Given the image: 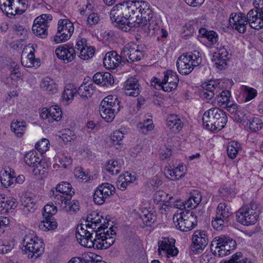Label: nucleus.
<instances>
[{
	"label": "nucleus",
	"instance_id": "obj_30",
	"mask_svg": "<svg viewBox=\"0 0 263 263\" xmlns=\"http://www.w3.org/2000/svg\"><path fill=\"white\" fill-rule=\"evenodd\" d=\"M15 178V173L13 172V174L8 173L7 171H5L3 173L0 174V181L2 185L5 187L11 186L14 183Z\"/></svg>",
	"mask_w": 263,
	"mask_h": 263
},
{
	"label": "nucleus",
	"instance_id": "obj_64",
	"mask_svg": "<svg viewBox=\"0 0 263 263\" xmlns=\"http://www.w3.org/2000/svg\"><path fill=\"white\" fill-rule=\"evenodd\" d=\"M100 20V17L96 13H92L90 14L87 18V22L88 25L92 26L97 24Z\"/></svg>",
	"mask_w": 263,
	"mask_h": 263
},
{
	"label": "nucleus",
	"instance_id": "obj_8",
	"mask_svg": "<svg viewBox=\"0 0 263 263\" xmlns=\"http://www.w3.org/2000/svg\"><path fill=\"white\" fill-rule=\"evenodd\" d=\"M197 217L193 211L185 210L175 215L173 222L177 229L187 232L193 229L197 223Z\"/></svg>",
	"mask_w": 263,
	"mask_h": 263
},
{
	"label": "nucleus",
	"instance_id": "obj_29",
	"mask_svg": "<svg viewBox=\"0 0 263 263\" xmlns=\"http://www.w3.org/2000/svg\"><path fill=\"white\" fill-rule=\"evenodd\" d=\"M96 230L92 229L91 226H90L89 223L84 225L81 224L77 228L76 237L77 239H80L86 234H88V236L90 235H94V231Z\"/></svg>",
	"mask_w": 263,
	"mask_h": 263
},
{
	"label": "nucleus",
	"instance_id": "obj_40",
	"mask_svg": "<svg viewBox=\"0 0 263 263\" xmlns=\"http://www.w3.org/2000/svg\"><path fill=\"white\" fill-rule=\"evenodd\" d=\"M168 194L163 191H157L154 195V201L157 204L160 202H168L173 199V197H168Z\"/></svg>",
	"mask_w": 263,
	"mask_h": 263
},
{
	"label": "nucleus",
	"instance_id": "obj_62",
	"mask_svg": "<svg viewBox=\"0 0 263 263\" xmlns=\"http://www.w3.org/2000/svg\"><path fill=\"white\" fill-rule=\"evenodd\" d=\"M126 174H127V175L125 176V177H120V180H118V182L117 183L118 189L121 191H124L127 187V185L130 183L129 181H127V179L125 178V177L129 176V173L127 172Z\"/></svg>",
	"mask_w": 263,
	"mask_h": 263
},
{
	"label": "nucleus",
	"instance_id": "obj_51",
	"mask_svg": "<svg viewBox=\"0 0 263 263\" xmlns=\"http://www.w3.org/2000/svg\"><path fill=\"white\" fill-rule=\"evenodd\" d=\"M216 214H221L224 219L229 218L231 215L229 209L227 208V205L225 203H220L218 204Z\"/></svg>",
	"mask_w": 263,
	"mask_h": 263
},
{
	"label": "nucleus",
	"instance_id": "obj_61",
	"mask_svg": "<svg viewBox=\"0 0 263 263\" xmlns=\"http://www.w3.org/2000/svg\"><path fill=\"white\" fill-rule=\"evenodd\" d=\"M93 201L97 204H102L106 199L104 196L101 194L100 190H96L93 194Z\"/></svg>",
	"mask_w": 263,
	"mask_h": 263
},
{
	"label": "nucleus",
	"instance_id": "obj_36",
	"mask_svg": "<svg viewBox=\"0 0 263 263\" xmlns=\"http://www.w3.org/2000/svg\"><path fill=\"white\" fill-rule=\"evenodd\" d=\"M77 93V90L72 84H68L65 87L64 90L62 93L63 99L68 101L72 100L75 95Z\"/></svg>",
	"mask_w": 263,
	"mask_h": 263
},
{
	"label": "nucleus",
	"instance_id": "obj_52",
	"mask_svg": "<svg viewBox=\"0 0 263 263\" xmlns=\"http://www.w3.org/2000/svg\"><path fill=\"white\" fill-rule=\"evenodd\" d=\"M249 127L251 130L256 132L261 128L262 122L258 118H253L251 121H249Z\"/></svg>",
	"mask_w": 263,
	"mask_h": 263
},
{
	"label": "nucleus",
	"instance_id": "obj_42",
	"mask_svg": "<svg viewBox=\"0 0 263 263\" xmlns=\"http://www.w3.org/2000/svg\"><path fill=\"white\" fill-rule=\"evenodd\" d=\"M48 27L37 25H33L32 30L33 33L41 39H45L48 35L47 28Z\"/></svg>",
	"mask_w": 263,
	"mask_h": 263
},
{
	"label": "nucleus",
	"instance_id": "obj_4",
	"mask_svg": "<svg viewBox=\"0 0 263 263\" xmlns=\"http://www.w3.org/2000/svg\"><path fill=\"white\" fill-rule=\"evenodd\" d=\"M127 4L129 12L131 14L130 20H135L136 25H143L146 23V18L152 17V12L149 4L143 1H128Z\"/></svg>",
	"mask_w": 263,
	"mask_h": 263
},
{
	"label": "nucleus",
	"instance_id": "obj_20",
	"mask_svg": "<svg viewBox=\"0 0 263 263\" xmlns=\"http://www.w3.org/2000/svg\"><path fill=\"white\" fill-rule=\"evenodd\" d=\"M37 153L34 152H29L27 153L24 157V161L26 164L32 167H34V171L37 170L40 173L41 169L43 166V161L40 158L37 157Z\"/></svg>",
	"mask_w": 263,
	"mask_h": 263
},
{
	"label": "nucleus",
	"instance_id": "obj_44",
	"mask_svg": "<svg viewBox=\"0 0 263 263\" xmlns=\"http://www.w3.org/2000/svg\"><path fill=\"white\" fill-rule=\"evenodd\" d=\"M106 170L111 174L116 175L120 172V166L117 161L109 160L106 165Z\"/></svg>",
	"mask_w": 263,
	"mask_h": 263
},
{
	"label": "nucleus",
	"instance_id": "obj_33",
	"mask_svg": "<svg viewBox=\"0 0 263 263\" xmlns=\"http://www.w3.org/2000/svg\"><path fill=\"white\" fill-rule=\"evenodd\" d=\"M104 220L102 216L99 215L96 212H92L87 215L86 221L90 222L91 223L90 226H91L92 229L97 230V228L99 227L101 223L102 220Z\"/></svg>",
	"mask_w": 263,
	"mask_h": 263
},
{
	"label": "nucleus",
	"instance_id": "obj_63",
	"mask_svg": "<svg viewBox=\"0 0 263 263\" xmlns=\"http://www.w3.org/2000/svg\"><path fill=\"white\" fill-rule=\"evenodd\" d=\"M48 144H49L48 140L43 139L40 142L35 144V147L40 151H46L47 149Z\"/></svg>",
	"mask_w": 263,
	"mask_h": 263
},
{
	"label": "nucleus",
	"instance_id": "obj_1",
	"mask_svg": "<svg viewBox=\"0 0 263 263\" xmlns=\"http://www.w3.org/2000/svg\"><path fill=\"white\" fill-rule=\"evenodd\" d=\"M248 23H249L251 28L256 30L263 28V11L252 9L248 13L247 17L241 12L231 14L229 18L230 25L239 33H243L246 32Z\"/></svg>",
	"mask_w": 263,
	"mask_h": 263
},
{
	"label": "nucleus",
	"instance_id": "obj_55",
	"mask_svg": "<svg viewBox=\"0 0 263 263\" xmlns=\"http://www.w3.org/2000/svg\"><path fill=\"white\" fill-rule=\"evenodd\" d=\"M152 121L151 120H147L145 121L143 123H140L138 127L139 131L144 134H146L148 132L151 131L153 129L154 125L153 123H148Z\"/></svg>",
	"mask_w": 263,
	"mask_h": 263
},
{
	"label": "nucleus",
	"instance_id": "obj_12",
	"mask_svg": "<svg viewBox=\"0 0 263 263\" xmlns=\"http://www.w3.org/2000/svg\"><path fill=\"white\" fill-rule=\"evenodd\" d=\"M175 240L173 238L162 237L158 242V253L160 255L162 252L167 257L175 256L178 253V250L175 246Z\"/></svg>",
	"mask_w": 263,
	"mask_h": 263
},
{
	"label": "nucleus",
	"instance_id": "obj_43",
	"mask_svg": "<svg viewBox=\"0 0 263 263\" xmlns=\"http://www.w3.org/2000/svg\"><path fill=\"white\" fill-rule=\"evenodd\" d=\"M123 137L124 135L122 132L120 130L114 131L110 137V143L115 146H119L122 144Z\"/></svg>",
	"mask_w": 263,
	"mask_h": 263
},
{
	"label": "nucleus",
	"instance_id": "obj_13",
	"mask_svg": "<svg viewBox=\"0 0 263 263\" xmlns=\"http://www.w3.org/2000/svg\"><path fill=\"white\" fill-rule=\"evenodd\" d=\"M236 217L238 222L242 224L249 226L256 222L258 214H253L252 211H249V208L243 206L236 212Z\"/></svg>",
	"mask_w": 263,
	"mask_h": 263
},
{
	"label": "nucleus",
	"instance_id": "obj_31",
	"mask_svg": "<svg viewBox=\"0 0 263 263\" xmlns=\"http://www.w3.org/2000/svg\"><path fill=\"white\" fill-rule=\"evenodd\" d=\"M57 226L56 220L49 217L44 218V219L39 224V228L44 231H47L55 230L57 229Z\"/></svg>",
	"mask_w": 263,
	"mask_h": 263
},
{
	"label": "nucleus",
	"instance_id": "obj_56",
	"mask_svg": "<svg viewBox=\"0 0 263 263\" xmlns=\"http://www.w3.org/2000/svg\"><path fill=\"white\" fill-rule=\"evenodd\" d=\"M93 235H90L88 236V234H86L83 237L80 238V239H77V240L81 246L86 248H91Z\"/></svg>",
	"mask_w": 263,
	"mask_h": 263
},
{
	"label": "nucleus",
	"instance_id": "obj_21",
	"mask_svg": "<svg viewBox=\"0 0 263 263\" xmlns=\"http://www.w3.org/2000/svg\"><path fill=\"white\" fill-rule=\"evenodd\" d=\"M227 52L224 49H221L217 53H214L212 57V61L214 63L216 68L222 69L227 66Z\"/></svg>",
	"mask_w": 263,
	"mask_h": 263
},
{
	"label": "nucleus",
	"instance_id": "obj_17",
	"mask_svg": "<svg viewBox=\"0 0 263 263\" xmlns=\"http://www.w3.org/2000/svg\"><path fill=\"white\" fill-rule=\"evenodd\" d=\"M141 89L138 80L136 78H130L125 82L123 92L126 96L135 97L140 94Z\"/></svg>",
	"mask_w": 263,
	"mask_h": 263
},
{
	"label": "nucleus",
	"instance_id": "obj_7",
	"mask_svg": "<svg viewBox=\"0 0 263 263\" xmlns=\"http://www.w3.org/2000/svg\"><path fill=\"white\" fill-rule=\"evenodd\" d=\"M120 102L116 96L112 95L105 97L101 102L99 113L101 117L107 122H111L115 114L120 110Z\"/></svg>",
	"mask_w": 263,
	"mask_h": 263
},
{
	"label": "nucleus",
	"instance_id": "obj_57",
	"mask_svg": "<svg viewBox=\"0 0 263 263\" xmlns=\"http://www.w3.org/2000/svg\"><path fill=\"white\" fill-rule=\"evenodd\" d=\"M243 91L246 95V97L245 102H248L253 98L257 95V91L255 89L249 87L248 86H244Z\"/></svg>",
	"mask_w": 263,
	"mask_h": 263
},
{
	"label": "nucleus",
	"instance_id": "obj_24",
	"mask_svg": "<svg viewBox=\"0 0 263 263\" xmlns=\"http://www.w3.org/2000/svg\"><path fill=\"white\" fill-rule=\"evenodd\" d=\"M167 126L173 132H179L183 127V123L176 115H170L167 119Z\"/></svg>",
	"mask_w": 263,
	"mask_h": 263
},
{
	"label": "nucleus",
	"instance_id": "obj_50",
	"mask_svg": "<svg viewBox=\"0 0 263 263\" xmlns=\"http://www.w3.org/2000/svg\"><path fill=\"white\" fill-rule=\"evenodd\" d=\"M146 212L141 215L140 217L147 226H151L152 223H153L156 220V216L153 213L148 211H146Z\"/></svg>",
	"mask_w": 263,
	"mask_h": 263
},
{
	"label": "nucleus",
	"instance_id": "obj_35",
	"mask_svg": "<svg viewBox=\"0 0 263 263\" xmlns=\"http://www.w3.org/2000/svg\"><path fill=\"white\" fill-rule=\"evenodd\" d=\"M52 19V16L50 14H42L35 18L33 25L43 26L44 27H49V23Z\"/></svg>",
	"mask_w": 263,
	"mask_h": 263
},
{
	"label": "nucleus",
	"instance_id": "obj_27",
	"mask_svg": "<svg viewBox=\"0 0 263 263\" xmlns=\"http://www.w3.org/2000/svg\"><path fill=\"white\" fill-rule=\"evenodd\" d=\"M26 128V123L24 121H13L11 123V130L15 136L20 138L23 136Z\"/></svg>",
	"mask_w": 263,
	"mask_h": 263
},
{
	"label": "nucleus",
	"instance_id": "obj_6",
	"mask_svg": "<svg viewBox=\"0 0 263 263\" xmlns=\"http://www.w3.org/2000/svg\"><path fill=\"white\" fill-rule=\"evenodd\" d=\"M236 241L228 235H222L216 237L212 241L211 250L217 256L222 257L228 255L236 248Z\"/></svg>",
	"mask_w": 263,
	"mask_h": 263
},
{
	"label": "nucleus",
	"instance_id": "obj_41",
	"mask_svg": "<svg viewBox=\"0 0 263 263\" xmlns=\"http://www.w3.org/2000/svg\"><path fill=\"white\" fill-rule=\"evenodd\" d=\"M226 262V263H252L247 258L243 257L242 253L240 252L234 254L231 258Z\"/></svg>",
	"mask_w": 263,
	"mask_h": 263
},
{
	"label": "nucleus",
	"instance_id": "obj_9",
	"mask_svg": "<svg viewBox=\"0 0 263 263\" xmlns=\"http://www.w3.org/2000/svg\"><path fill=\"white\" fill-rule=\"evenodd\" d=\"M58 25L57 32L53 40L57 44L67 41L74 30L73 24L67 19L60 20Z\"/></svg>",
	"mask_w": 263,
	"mask_h": 263
},
{
	"label": "nucleus",
	"instance_id": "obj_11",
	"mask_svg": "<svg viewBox=\"0 0 263 263\" xmlns=\"http://www.w3.org/2000/svg\"><path fill=\"white\" fill-rule=\"evenodd\" d=\"M144 51L141 50L135 44L127 45L121 51V57L123 58V64L125 62L133 63L140 61L143 57Z\"/></svg>",
	"mask_w": 263,
	"mask_h": 263
},
{
	"label": "nucleus",
	"instance_id": "obj_32",
	"mask_svg": "<svg viewBox=\"0 0 263 263\" xmlns=\"http://www.w3.org/2000/svg\"><path fill=\"white\" fill-rule=\"evenodd\" d=\"M199 34L201 37L206 39L212 44H216L218 41V35L213 30H208L206 28H201L199 30Z\"/></svg>",
	"mask_w": 263,
	"mask_h": 263
},
{
	"label": "nucleus",
	"instance_id": "obj_19",
	"mask_svg": "<svg viewBox=\"0 0 263 263\" xmlns=\"http://www.w3.org/2000/svg\"><path fill=\"white\" fill-rule=\"evenodd\" d=\"M187 60V58L184 54L181 55L178 59L176 66L179 72L182 74L187 75L194 69V66Z\"/></svg>",
	"mask_w": 263,
	"mask_h": 263
},
{
	"label": "nucleus",
	"instance_id": "obj_28",
	"mask_svg": "<svg viewBox=\"0 0 263 263\" xmlns=\"http://www.w3.org/2000/svg\"><path fill=\"white\" fill-rule=\"evenodd\" d=\"M202 196L199 191L195 190L191 194L189 198L186 200L187 208L192 209L196 208L201 202Z\"/></svg>",
	"mask_w": 263,
	"mask_h": 263
},
{
	"label": "nucleus",
	"instance_id": "obj_37",
	"mask_svg": "<svg viewBox=\"0 0 263 263\" xmlns=\"http://www.w3.org/2000/svg\"><path fill=\"white\" fill-rule=\"evenodd\" d=\"M229 218L224 219L221 214H216V217L212 221L213 228L217 230H221L224 224H227Z\"/></svg>",
	"mask_w": 263,
	"mask_h": 263
},
{
	"label": "nucleus",
	"instance_id": "obj_47",
	"mask_svg": "<svg viewBox=\"0 0 263 263\" xmlns=\"http://www.w3.org/2000/svg\"><path fill=\"white\" fill-rule=\"evenodd\" d=\"M57 212V206L54 205L52 203H48L45 205L43 210V216L44 218L52 217Z\"/></svg>",
	"mask_w": 263,
	"mask_h": 263
},
{
	"label": "nucleus",
	"instance_id": "obj_25",
	"mask_svg": "<svg viewBox=\"0 0 263 263\" xmlns=\"http://www.w3.org/2000/svg\"><path fill=\"white\" fill-rule=\"evenodd\" d=\"M41 87L44 90L49 93L53 94L57 92V85L53 79L47 77L44 78L41 82Z\"/></svg>",
	"mask_w": 263,
	"mask_h": 263
},
{
	"label": "nucleus",
	"instance_id": "obj_10",
	"mask_svg": "<svg viewBox=\"0 0 263 263\" xmlns=\"http://www.w3.org/2000/svg\"><path fill=\"white\" fill-rule=\"evenodd\" d=\"M105 226V221L104 220L103 224H101L94 231L93 238L92 240L91 248L98 249H106L114 243V239L112 238H105L103 237L102 230Z\"/></svg>",
	"mask_w": 263,
	"mask_h": 263
},
{
	"label": "nucleus",
	"instance_id": "obj_60",
	"mask_svg": "<svg viewBox=\"0 0 263 263\" xmlns=\"http://www.w3.org/2000/svg\"><path fill=\"white\" fill-rule=\"evenodd\" d=\"M100 186H102V189L106 194L107 198L109 197V196L113 195L115 192V187L109 183H102Z\"/></svg>",
	"mask_w": 263,
	"mask_h": 263
},
{
	"label": "nucleus",
	"instance_id": "obj_58",
	"mask_svg": "<svg viewBox=\"0 0 263 263\" xmlns=\"http://www.w3.org/2000/svg\"><path fill=\"white\" fill-rule=\"evenodd\" d=\"M114 83V79L113 76L109 72H104L103 73L102 80L101 84L103 86L108 85H112Z\"/></svg>",
	"mask_w": 263,
	"mask_h": 263
},
{
	"label": "nucleus",
	"instance_id": "obj_26",
	"mask_svg": "<svg viewBox=\"0 0 263 263\" xmlns=\"http://www.w3.org/2000/svg\"><path fill=\"white\" fill-rule=\"evenodd\" d=\"M56 192H59L71 198L72 196L74 194V190L69 183L62 182L57 185Z\"/></svg>",
	"mask_w": 263,
	"mask_h": 263
},
{
	"label": "nucleus",
	"instance_id": "obj_49",
	"mask_svg": "<svg viewBox=\"0 0 263 263\" xmlns=\"http://www.w3.org/2000/svg\"><path fill=\"white\" fill-rule=\"evenodd\" d=\"M95 53V50L91 46H87L80 52L79 57L84 60H87L92 58Z\"/></svg>",
	"mask_w": 263,
	"mask_h": 263
},
{
	"label": "nucleus",
	"instance_id": "obj_34",
	"mask_svg": "<svg viewBox=\"0 0 263 263\" xmlns=\"http://www.w3.org/2000/svg\"><path fill=\"white\" fill-rule=\"evenodd\" d=\"M183 54L187 58V60L190 61L192 66L197 67L199 66L202 62L201 54L199 52L196 50L192 52H187Z\"/></svg>",
	"mask_w": 263,
	"mask_h": 263
},
{
	"label": "nucleus",
	"instance_id": "obj_5",
	"mask_svg": "<svg viewBox=\"0 0 263 263\" xmlns=\"http://www.w3.org/2000/svg\"><path fill=\"white\" fill-rule=\"evenodd\" d=\"M22 252L28 255L29 258L36 259L40 256L44 251L43 242L33 233L25 236L22 241Z\"/></svg>",
	"mask_w": 263,
	"mask_h": 263
},
{
	"label": "nucleus",
	"instance_id": "obj_53",
	"mask_svg": "<svg viewBox=\"0 0 263 263\" xmlns=\"http://www.w3.org/2000/svg\"><path fill=\"white\" fill-rule=\"evenodd\" d=\"M202 87L204 91H219V87L217 84V83L215 81L210 80L207 83H204L202 84Z\"/></svg>",
	"mask_w": 263,
	"mask_h": 263
},
{
	"label": "nucleus",
	"instance_id": "obj_45",
	"mask_svg": "<svg viewBox=\"0 0 263 263\" xmlns=\"http://www.w3.org/2000/svg\"><path fill=\"white\" fill-rule=\"evenodd\" d=\"M2 6L5 7L4 11H6L7 16L10 18H12L16 14L21 15L24 12V10H20L18 8H15L14 12L8 11V2L6 0H0V6Z\"/></svg>",
	"mask_w": 263,
	"mask_h": 263
},
{
	"label": "nucleus",
	"instance_id": "obj_39",
	"mask_svg": "<svg viewBox=\"0 0 263 263\" xmlns=\"http://www.w3.org/2000/svg\"><path fill=\"white\" fill-rule=\"evenodd\" d=\"M240 147V144L237 142L232 141L229 143L227 146L228 157L231 159L236 158Z\"/></svg>",
	"mask_w": 263,
	"mask_h": 263
},
{
	"label": "nucleus",
	"instance_id": "obj_3",
	"mask_svg": "<svg viewBox=\"0 0 263 263\" xmlns=\"http://www.w3.org/2000/svg\"><path fill=\"white\" fill-rule=\"evenodd\" d=\"M131 14L129 12L127 1L119 3L114 6L110 12V18L112 22L118 23L123 31H129L135 27V20H130Z\"/></svg>",
	"mask_w": 263,
	"mask_h": 263
},
{
	"label": "nucleus",
	"instance_id": "obj_38",
	"mask_svg": "<svg viewBox=\"0 0 263 263\" xmlns=\"http://www.w3.org/2000/svg\"><path fill=\"white\" fill-rule=\"evenodd\" d=\"M50 196H54L53 201L55 204L60 205L62 207L63 204L65 205L66 203H68V201L70 200V197L60 193L55 194L53 190L51 191Z\"/></svg>",
	"mask_w": 263,
	"mask_h": 263
},
{
	"label": "nucleus",
	"instance_id": "obj_23",
	"mask_svg": "<svg viewBox=\"0 0 263 263\" xmlns=\"http://www.w3.org/2000/svg\"><path fill=\"white\" fill-rule=\"evenodd\" d=\"M154 13L152 12V17L149 18L148 20L146 18V23L143 25H138L139 26H142L144 33L145 35H153L155 34L156 31L159 30V26L158 23L153 19Z\"/></svg>",
	"mask_w": 263,
	"mask_h": 263
},
{
	"label": "nucleus",
	"instance_id": "obj_46",
	"mask_svg": "<svg viewBox=\"0 0 263 263\" xmlns=\"http://www.w3.org/2000/svg\"><path fill=\"white\" fill-rule=\"evenodd\" d=\"M62 208L66 212H76L79 210V203L78 200L71 201V198H70V200L68 201V203H66Z\"/></svg>",
	"mask_w": 263,
	"mask_h": 263
},
{
	"label": "nucleus",
	"instance_id": "obj_18",
	"mask_svg": "<svg viewBox=\"0 0 263 263\" xmlns=\"http://www.w3.org/2000/svg\"><path fill=\"white\" fill-rule=\"evenodd\" d=\"M192 248L194 251L203 250L208 243L207 236L204 231H196L192 237Z\"/></svg>",
	"mask_w": 263,
	"mask_h": 263
},
{
	"label": "nucleus",
	"instance_id": "obj_54",
	"mask_svg": "<svg viewBox=\"0 0 263 263\" xmlns=\"http://www.w3.org/2000/svg\"><path fill=\"white\" fill-rule=\"evenodd\" d=\"M247 110L245 108H238L235 115V120L239 123L245 122L246 120H248L246 116Z\"/></svg>",
	"mask_w": 263,
	"mask_h": 263
},
{
	"label": "nucleus",
	"instance_id": "obj_59",
	"mask_svg": "<svg viewBox=\"0 0 263 263\" xmlns=\"http://www.w3.org/2000/svg\"><path fill=\"white\" fill-rule=\"evenodd\" d=\"M108 222H105V226H104V228H103V230H102V235L103 236V237L105 238H112L113 239L115 240V237L116 236V232L113 230L112 227H110L109 230H107L105 231L106 229H107L108 227Z\"/></svg>",
	"mask_w": 263,
	"mask_h": 263
},
{
	"label": "nucleus",
	"instance_id": "obj_2",
	"mask_svg": "<svg viewBox=\"0 0 263 263\" xmlns=\"http://www.w3.org/2000/svg\"><path fill=\"white\" fill-rule=\"evenodd\" d=\"M203 125L208 130L217 132L226 126L228 117L222 109L214 107L206 111L202 117Z\"/></svg>",
	"mask_w": 263,
	"mask_h": 263
},
{
	"label": "nucleus",
	"instance_id": "obj_14",
	"mask_svg": "<svg viewBox=\"0 0 263 263\" xmlns=\"http://www.w3.org/2000/svg\"><path fill=\"white\" fill-rule=\"evenodd\" d=\"M163 90L166 92H170L175 89L179 82V78L176 72L168 70L164 72Z\"/></svg>",
	"mask_w": 263,
	"mask_h": 263
},
{
	"label": "nucleus",
	"instance_id": "obj_48",
	"mask_svg": "<svg viewBox=\"0 0 263 263\" xmlns=\"http://www.w3.org/2000/svg\"><path fill=\"white\" fill-rule=\"evenodd\" d=\"M26 59L29 61V64H25V61L26 60L21 61L22 65L25 67H32L39 66L40 65V62L38 61L37 59H35L34 54L32 51L30 52V53L27 55V58Z\"/></svg>",
	"mask_w": 263,
	"mask_h": 263
},
{
	"label": "nucleus",
	"instance_id": "obj_15",
	"mask_svg": "<svg viewBox=\"0 0 263 263\" xmlns=\"http://www.w3.org/2000/svg\"><path fill=\"white\" fill-rule=\"evenodd\" d=\"M58 58L65 63L71 62L76 57V51L72 46L66 44L57 48L55 51Z\"/></svg>",
	"mask_w": 263,
	"mask_h": 263
},
{
	"label": "nucleus",
	"instance_id": "obj_22",
	"mask_svg": "<svg viewBox=\"0 0 263 263\" xmlns=\"http://www.w3.org/2000/svg\"><path fill=\"white\" fill-rule=\"evenodd\" d=\"M91 80L90 83L87 82L83 83L77 89V93L83 99L90 98L95 90V86Z\"/></svg>",
	"mask_w": 263,
	"mask_h": 263
},
{
	"label": "nucleus",
	"instance_id": "obj_16",
	"mask_svg": "<svg viewBox=\"0 0 263 263\" xmlns=\"http://www.w3.org/2000/svg\"><path fill=\"white\" fill-rule=\"evenodd\" d=\"M103 64L107 69H114L119 64H123L121 53L118 55L116 51H111L106 53L103 59Z\"/></svg>",
	"mask_w": 263,
	"mask_h": 263
}]
</instances>
